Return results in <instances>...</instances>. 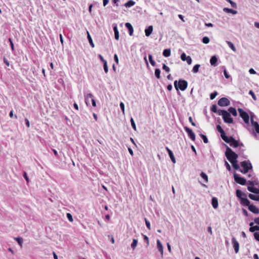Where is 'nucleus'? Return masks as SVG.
Instances as JSON below:
<instances>
[{
	"mask_svg": "<svg viewBox=\"0 0 259 259\" xmlns=\"http://www.w3.org/2000/svg\"><path fill=\"white\" fill-rule=\"evenodd\" d=\"M226 151L225 152V155L228 160L231 162L237 160L238 155L235 152H234L228 146L225 145Z\"/></svg>",
	"mask_w": 259,
	"mask_h": 259,
	"instance_id": "f257e3e1",
	"label": "nucleus"
},
{
	"mask_svg": "<svg viewBox=\"0 0 259 259\" xmlns=\"http://www.w3.org/2000/svg\"><path fill=\"white\" fill-rule=\"evenodd\" d=\"M218 115H222V118L226 123H232L233 122V118L231 117L230 113L225 110H219Z\"/></svg>",
	"mask_w": 259,
	"mask_h": 259,
	"instance_id": "f03ea898",
	"label": "nucleus"
},
{
	"mask_svg": "<svg viewBox=\"0 0 259 259\" xmlns=\"http://www.w3.org/2000/svg\"><path fill=\"white\" fill-rule=\"evenodd\" d=\"M174 86L177 90L180 89L181 91H184L188 87V82L185 80L180 79L178 82L177 80L174 81Z\"/></svg>",
	"mask_w": 259,
	"mask_h": 259,
	"instance_id": "7ed1b4c3",
	"label": "nucleus"
},
{
	"mask_svg": "<svg viewBox=\"0 0 259 259\" xmlns=\"http://www.w3.org/2000/svg\"><path fill=\"white\" fill-rule=\"evenodd\" d=\"M240 165L243 169H240V171L244 174L247 173L249 170L252 169V164L249 160L241 162Z\"/></svg>",
	"mask_w": 259,
	"mask_h": 259,
	"instance_id": "20e7f679",
	"label": "nucleus"
},
{
	"mask_svg": "<svg viewBox=\"0 0 259 259\" xmlns=\"http://www.w3.org/2000/svg\"><path fill=\"white\" fill-rule=\"evenodd\" d=\"M254 115L251 114L250 115V121L251 125L253 127L252 134L254 136L256 137V134H259V124L257 122L254 121L253 117Z\"/></svg>",
	"mask_w": 259,
	"mask_h": 259,
	"instance_id": "39448f33",
	"label": "nucleus"
},
{
	"mask_svg": "<svg viewBox=\"0 0 259 259\" xmlns=\"http://www.w3.org/2000/svg\"><path fill=\"white\" fill-rule=\"evenodd\" d=\"M238 111L239 116L243 119L244 122L248 124L249 122V116L248 114L241 108H238Z\"/></svg>",
	"mask_w": 259,
	"mask_h": 259,
	"instance_id": "423d86ee",
	"label": "nucleus"
},
{
	"mask_svg": "<svg viewBox=\"0 0 259 259\" xmlns=\"http://www.w3.org/2000/svg\"><path fill=\"white\" fill-rule=\"evenodd\" d=\"M234 178L235 182L241 185H245L246 183V180L245 178L241 177L239 175L235 173L234 174Z\"/></svg>",
	"mask_w": 259,
	"mask_h": 259,
	"instance_id": "0eeeda50",
	"label": "nucleus"
},
{
	"mask_svg": "<svg viewBox=\"0 0 259 259\" xmlns=\"http://www.w3.org/2000/svg\"><path fill=\"white\" fill-rule=\"evenodd\" d=\"M230 101L227 98H225V97H223V98H221L218 101V104L220 106H222V107L228 106L230 105Z\"/></svg>",
	"mask_w": 259,
	"mask_h": 259,
	"instance_id": "6e6552de",
	"label": "nucleus"
},
{
	"mask_svg": "<svg viewBox=\"0 0 259 259\" xmlns=\"http://www.w3.org/2000/svg\"><path fill=\"white\" fill-rule=\"evenodd\" d=\"M184 130L187 132L189 138L194 141L195 140V135L192 130L187 126H185Z\"/></svg>",
	"mask_w": 259,
	"mask_h": 259,
	"instance_id": "1a4fd4ad",
	"label": "nucleus"
},
{
	"mask_svg": "<svg viewBox=\"0 0 259 259\" xmlns=\"http://www.w3.org/2000/svg\"><path fill=\"white\" fill-rule=\"evenodd\" d=\"M247 184L251 186L255 185L259 187V181L255 176H253L251 180L248 181Z\"/></svg>",
	"mask_w": 259,
	"mask_h": 259,
	"instance_id": "9d476101",
	"label": "nucleus"
},
{
	"mask_svg": "<svg viewBox=\"0 0 259 259\" xmlns=\"http://www.w3.org/2000/svg\"><path fill=\"white\" fill-rule=\"evenodd\" d=\"M232 242L233 245V247L235 253H238L239 250V244L237 241L235 237H233L232 239Z\"/></svg>",
	"mask_w": 259,
	"mask_h": 259,
	"instance_id": "9b49d317",
	"label": "nucleus"
},
{
	"mask_svg": "<svg viewBox=\"0 0 259 259\" xmlns=\"http://www.w3.org/2000/svg\"><path fill=\"white\" fill-rule=\"evenodd\" d=\"M248 209L249 211L252 212V213L254 214H258L259 213V208L256 207L255 205L253 204H251L250 205L248 206Z\"/></svg>",
	"mask_w": 259,
	"mask_h": 259,
	"instance_id": "f8f14e48",
	"label": "nucleus"
},
{
	"mask_svg": "<svg viewBox=\"0 0 259 259\" xmlns=\"http://www.w3.org/2000/svg\"><path fill=\"white\" fill-rule=\"evenodd\" d=\"M113 29L114 32V37L116 40H118L119 35V31L117 28V25L116 24H113Z\"/></svg>",
	"mask_w": 259,
	"mask_h": 259,
	"instance_id": "ddd939ff",
	"label": "nucleus"
},
{
	"mask_svg": "<svg viewBox=\"0 0 259 259\" xmlns=\"http://www.w3.org/2000/svg\"><path fill=\"white\" fill-rule=\"evenodd\" d=\"M247 190L254 194H259V189L256 187H254V186H249L247 187Z\"/></svg>",
	"mask_w": 259,
	"mask_h": 259,
	"instance_id": "4468645a",
	"label": "nucleus"
},
{
	"mask_svg": "<svg viewBox=\"0 0 259 259\" xmlns=\"http://www.w3.org/2000/svg\"><path fill=\"white\" fill-rule=\"evenodd\" d=\"M165 149L168 152V154L169 155V156L171 160L172 161V162L174 163H176V159L175 158V156H174L172 151L170 149H169L167 147H166Z\"/></svg>",
	"mask_w": 259,
	"mask_h": 259,
	"instance_id": "2eb2a0df",
	"label": "nucleus"
},
{
	"mask_svg": "<svg viewBox=\"0 0 259 259\" xmlns=\"http://www.w3.org/2000/svg\"><path fill=\"white\" fill-rule=\"evenodd\" d=\"M156 243L157 249L158 251L160 252L161 255L162 256L163 254V247L162 244H161L160 240L158 239L157 240Z\"/></svg>",
	"mask_w": 259,
	"mask_h": 259,
	"instance_id": "dca6fc26",
	"label": "nucleus"
},
{
	"mask_svg": "<svg viewBox=\"0 0 259 259\" xmlns=\"http://www.w3.org/2000/svg\"><path fill=\"white\" fill-rule=\"evenodd\" d=\"M231 140L229 144L231 147L236 148L239 146V143L237 140H235L234 138H231Z\"/></svg>",
	"mask_w": 259,
	"mask_h": 259,
	"instance_id": "f3484780",
	"label": "nucleus"
},
{
	"mask_svg": "<svg viewBox=\"0 0 259 259\" xmlns=\"http://www.w3.org/2000/svg\"><path fill=\"white\" fill-rule=\"evenodd\" d=\"M125 27L127 28L129 31L130 35L132 36L133 34L134 28L131 23L127 22L125 24Z\"/></svg>",
	"mask_w": 259,
	"mask_h": 259,
	"instance_id": "a211bd4d",
	"label": "nucleus"
},
{
	"mask_svg": "<svg viewBox=\"0 0 259 259\" xmlns=\"http://www.w3.org/2000/svg\"><path fill=\"white\" fill-rule=\"evenodd\" d=\"M217 61L218 58L215 56H212L210 59V63L211 65L214 67L217 66Z\"/></svg>",
	"mask_w": 259,
	"mask_h": 259,
	"instance_id": "6ab92c4d",
	"label": "nucleus"
},
{
	"mask_svg": "<svg viewBox=\"0 0 259 259\" xmlns=\"http://www.w3.org/2000/svg\"><path fill=\"white\" fill-rule=\"evenodd\" d=\"M94 97L93 94L89 93L85 96V102L87 105H90V100H92V98Z\"/></svg>",
	"mask_w": 259,
	"mask_h": 259,
	"instance_id": "aec40b11",
	"label": "nucleus"
},
{
	"mask_svg": "<svg viewBox=\"0 0 259 259\" xmlns=\"http://www.w3.org/2000/svg\"><path fill=\"white\" fill-rule=\"evenodd\" d=\"M241 203L248 207V206L250 205V202L247 198H243L240 200Z\"/></svg>",
	"mask_w": 259,
	"mask_h": 259,
	"instance_id": "412c9836",
	"label": "nucleus"
},
{
	"mask_svg": "<svg viewBox=\"0 0 259 259\" xmlns=\"http://www.w3.org/2000/svg\"><path fill=\"white\" fill-rule=\"evenodd\" d=\"M153 31V26L152 25L149 26L148 28H146L145 30V35L146 36H149L151 35Z\"/></svg>",
	"mask_w": 259,
	"mask_h": 259,
	"instance_id": "4be33fe9",
	"label": "nucleus"
},
{
	"mask_svg": "<svg viewBox=\"0 0 259 259\" xmlns=\"http://www.w3.org/2000/svg\"><path fill=\"white\" fill-rule=\"evenodd\" d=\"M222 139L226 143L229 144L231 142V138H233V137L232 136L228 137L226 134H224V135H222L221 136Z\"/></svg>",
	"mask_w": 259,
	"mask_h": 259,
	"instance_id": "5701e85b",
	"label": "nucleus"
},
{
	"mask_svg": "<svg viewBox=\"0 0 259 259\" xmlns=\"http://www.w3.org/2000/svg\"><path fill=\"white\" fill-rule=\"evenodd\" d=\"M211 204L215 209L218 207V200L215 197H213L211 199Z\"/></svg>",
	"mask_w": 259,
	"mask_h": 259,
	"instance_id": "b1692460",
	"label": "nucleus"
},
{
	"mask_svg": "<svg viewBox=\"0 0 259 259\" xmlns=\"http://www.w3.org/2000/svg\"><path fill=\"white\" fill-rule=\"evenodd\" d=\"M248 197L251 200L256 201H259V195L258 194L254 195V194L249 193L248 194Z\"/></svg>",
	"mask_w": 259,
	"mask_h": 259,
	"instance_id": "393cba45",
	"label": "nucleus"
},
{
	"mask_svg": "<svg viewBox=\"0 0 259 259\" xmlns=\"http://www.w3.org/2000/svg\"><path fill=\"white\" fill-rule=\"evenodd\" d=\"M223 11L226 12V13H231V14H233L234 15H235V14H236L237 13V11H235V10H234L230 9V8H224L223 9Z\"/></svg>",
	"mask_w": 259,
	"mask_h": 259,
	"instance_id": "a878e982",
	"label": "nucleus"
},
{
	"mask_svg": "<svg viewBox=\"0 0 259 259\" xmlns=\"http://www.w3.org/2000/svg\"><path fill=\"white\" fill-rule=\"evenodd\" d=\"M87 38H88V39L89 40L90 45H91V46L92 48H94L95 45H94V44L93 42V39L92 38V37H91L89 32L88 31H87Z\"/></svg>",
	"mask_w": 259,
	"mask_h": 259,
	"instance_id": "bb28decb",
	"label": "nucleus"
},
{
	"mask_svg": "<svg viewBox=\"0 0 259 259\" xmlns=\"http://www.w3.org/2000/svg\"><path fill=\"white\" fill-rule=\"evenodd\" d=\"M228 112L230 113V114H232L233 116H236L237 115V112L235 108L230 107L228 109Z\"/></svg>",
	"mask_w": 259,
	"mask_h": 259,
	"instance_id": "cd10ccee",
	"label": "nucleus"
},
{
	"mask_svg": "<svg viewBox=\"0 0 259 259\" xmlns=\"http://www.w3.org/2000/svg\"><path fill=\"white\" fill-rule=\"evenodd\" d=\"M236 196L240 199V200H241V199H242L243 198L242 197V196L243 195L244 196H246V194L245 193H243L241 190H239V189H237L236 191Z\"/></svg>",
	"mask_w": 259,
	"mask_h": 259,
	"instance_id": "c85d7f7f",
	"label": "nucleus"
},
{
	"mask_svg": "<svg viewBox=\"0 0 259 259\" xmlns=\"http://www.w3.org/2000/svg\"><path fill=\"white\" fill-rule=\"evenodd\" d=\"M135 4V2L133 0H130L124 4V6L126 8H130Z\"/></svg>",
	"mask_w": 259,
	"mask_h": 259,
	"instance_id": "c756f323",
	"label": "nucleus"
},
{
	"mask_svg": "<svg viewBox=\"0 0 259 259\" xmlns=\"http://www.w3.org/2000/svg\"><path fill=\"white\" fill-rule=\"evenodd\" d=\"M233 168L235 170H238L240 168L239 165L238 164L237 160L231 162Z\"/></svg>",
	"mask_w": 259,
	"mask_h": 259,
	"instance_id": "7c9ffc66",
	"label": "nucleus"
},
{
	"mask_svg": "<svg viewBox=\"0 0 259 259\" xmlns=\"http://www.w3.org/2000/svg\"><path fill=\"white\" fill-rule=\"evenodd\" d=\"M163 55L165 57H168L170 55V50L169 49H164L163 51Z\"/></svg>",
	"mask_w": 259,
	"mask_h": 259,
	"instance_id": "2f4dec72",
	"label": "nucleus"
},
{
	"mask_svg": "<svg viewBox=\"0 0 259 259\" xmlns=\"http://www.w3.org/2000/svg\"><path fill=\"white\" fill-rule=\"evenodd\" d=\"M14 239L18 242V244L21 247L22 246L23 239L22 237H15V238H14Z\"/></svg>",
	"mask_w": 259,
	"mask_h": 259,
	"instance_id": "473e14b6",
	"label": "nucleus"
},
{
	"mask_svg": "<svg viewBox=\"0 0 259 259\" xmlns=\"http://www.w3.org/2000/svg\"><path fill=\"white\" fill-rule=\"evenodd\" d=\"M200 177L204 180L205 183L208 182V176L205 172L202 171L200 174Z\"/></svg>",
	"mask_w": 259,
	"mask_h": 259,
	"instance_id": "72a5a7b5",
	"label": "nucleus"
},
{
	"mask_svg": "<svg viewBox=\"0 0 259 259\" xmlns=\"http://www.w3.org/2000/svg\"><path fill=\"white\" fill-rule=\"evenodd\" d=\"M228 46L234 51V52H236V48L235 47L234 44L230 41H226Z\"/></svg>",
	"mask_w": 259,
	"mask_h": 259,
	"instance_id": "f704fd0d",
	"label": "nucleus"
},
{
	"mask_svg": "<svg viewBox=\"0 0 259 259\" xmlns=\"http://www.w3.org/2000/svg\"><path fill=\"white\" fill-rule=\"evenodd\" d=\"M149 60L152 66H155L156 65L155 62L153 60L152 56L151 54L148 55Z\"/></svg>",
	"mask_w": 259,
	"mask_h": 259,
	"instance_id": "c9c22d12",
	"label": "nucleus"
},
{
	"mask_svg": "<svg viewBox=\"0 0 259 259\" xmlns=\"http://www.w3.org/2000/svg\"><path fill=\"white\" fill-rule=\"evenodd\" d=\"M138 244V240L136 239H134L133 240V242L131 244V247L134 250L135 248L136 247Z\"/></svg>",
	"mask_w": 259,
	"mask_h": 259,
	"instance_id": "e433bc0d",
	"label": "nucleus"
},
{
	"mask_svg": "<svg viewBox=\"0 0 259 259\" xmlns=\"http://www.w3.org/2000/svg\"><path fill=\"white\" fill-rule=\"evenodd\" d=\"M160 73L161 71L159 69L156 68L155 69V75L158 79L160 78Z\"/></svg>",
	"mask_w": 259,
	"mask_h": 259,
	"instance_id": "4c0bfd02",
	"label": "nucleus"
},
{
	"mask_svg": "<svg viewBox=\"0 0 259 259\" xmlns=\"http://www.w3.org/2000/svg\"><path fill=\"white\" fill-rule=\"evenodd\" d=\"M217 129L218 131L221 134V136L224 134H225V132L223 130V129L222 128L221 126L220 125H218L217 126Z\"/></svg>",
	"mask_w": 259,
	"mask_h": 259,
	"instance_id": "58836bf2",
	"label": "nucleus"
},
{
	"mask_svg": "<svg viewBox=\"0 0 259 259\" xmlns=\"http://www.w3.org/2000/svg\"><path fill=\"white\" fill-rule=\"evenodd\" d=\"M200 66L199 64H196L195 65H194L192 69V71L193 72V73H197L199 71V68Z\"/></svg>",
	"mask_w": 259,
	"mask_h": 259,
	"instance_id": "ea45409f",
	"label": "nucleus"
},
{
	"mask_svg": "<svg viewBox=\"0 0 259 259\" xmlns=\"http://www.w3.org/2000/svg\"><path fill=\"white\" fill-rule=\"evenodd\" d=\"M259 227L257 225L254 226L252 227H250L249 231L251 232H254L255 231H258Z\"/></svg>",
	"mask_w": 259,
	"mask_h": 259,
	"instance_id": "a19ab883",
	"label": "nucleus"
},
{
	"mask_svg": "<svg viewBox=\"0 0 259 259\" xmlns=\"http://www.w3.org/2000/svg\"><path fill=\"white\" fill-rule=\"evenodd\" d=\"M219 110H218L217 106L215 104L212 105L211 107V111L214 113H218Z\"/></svg>",
	"mask_w": 259,
	"mask_h": 259,
	"instance_id": "79ce46f5",
	"label": "nucleus"
},
{
	"mask_svg": "<svg viewBox=\"0 0 259 259\" xmlns=\"http://www.w3.org/2000/svg\"><path fill=\"white\" fill-rule=\"evenodd\" d=\"M130 121L131 123L132 127L135 131H136V123L134 121L133 118H132V117L131 118Z\"/></svg>",
	"mask_w": 259,
	"mask_h": 259,
	"instance_id": "37998d69",
	"label": "nucleus"
},
{
	"mask_svg": "<svg viewBox=\"0 0 259 259\" xmlns=\"http://www.w3.org/2000/svg\"><path fill=\"white\" fill-rule=\"evenodd\" d=\"M200 136L201 138L202 139L204 143H207L208 142V139L205 135L201 134H200Z\"/></svg>",
	"mask_w": 259,
	"mask_h": 259,
	"instance_id": "c03bdc74",
	"label": "nucleus"
},
{
	"mask_svg": "<svg viewBox=\"0 0 259 259\" xmlns=\"http://www.w3.org/2000/svg\"><path fill=\"white\" fill-rule=\"evenodd\" d=\"M224 68V69L223 70L224 74L226 78L229 79L231 77V76L228 73L227 70L225 66L223 67Z\"/></svg>",
	"mask_w": 259,
	"mask_h": 259,
	"instance_id": "a18cd8bd",
	"label": "nucleus"
},
{
	"mask_svg": "<svg viewBox=\"0 0 259 259\" xmlns=\"http://www.w3.org/2000/svg\"><path fill=\"white\" fill-rule=\"evenodd\" d=\"M202 42L204 44H207L209 43L210 39L207 36H204L202 38Z\"/></svg>",
	"mask_w": 259,
	"mask_h": 259,
	"instance_id": "49530a36",
	"label": "nucleus"
},
{
	"mask_svg": "<svg viewBox=\"0 0 259 259\" xmlns=\"http://www.w3.org/2000/svg\"><path fill=\"white\" fill-rule=\"evenodd\" d=\"M217 95H218V92L217 91H214V92L210 94V99L211 100L214 99L215 98V97L217 96Z\"/></svg>",
	"mask_w": 259,
	"mask_h": 259,
	"instance_id": "de8ad7c7",
	"label": "nucleus"
},
{
	"mask_svg": "<svg viewBox=\"0 0 259 259\" xmlns=\"http://www.w3.org/2000/svg\"><path fill=\"white\" fill-rule=\"evenodd\" d=\"M225 1L229 2L230 4V5H231L232 7H233L234 8H237L236 4L235 2H233L231 0H225Z\"/></svg>",
	"mask_w": 259,
	"mask_h": 259,
	"instance_id": "09e8293b",
	"label": "nucleus"
},
{
	"mask_svg": "<svg viewBox=\"0 0 259 259\" xmlns=\"http://www.w3.org/2000/svg\"><path fill=\"white\" fill-rule=\"evenodd\" d=\"M142 235L143 237L144 240L146 242L147 245H149V241L148 237L146 235H144L143 234H142Z\"/></svg>",
	"mask_w": 259,
	"mask_h": 259,
	"instance_id": "8fccbe9b",
	"label": "nucleus"
},
{
	"mask_svg": "<svg viewBox=\"0 0 259 259\" xmlns=\"http://www.w3.org/2000/svg\"><path fill=\"white\" fill-rule=\"evenodd\" d=\"M66 217L67 218V219H68V220L71 222H72L73 220V217H72V215H71V213H66Z\"/></svg>",
	"mask_w": 259,
	"mask_h": 259,
	"instance_id": "3c124183",
	"label": "nucleus"
},
{
	"mask_svg": "<svg viewBox=\"0 0 259 259\" xmlns=\"http://www.w3.org/2000/svg\"><path fill=\"white\" fill-rule=\"evenodd\" d=\"M103 68H104V70L105 72L106 73H107L108 72L107 62H104V63H103Z\"/></svg>",
	"mask_w": 259,
	"mask_h": 259,
	"instance_id": "603ef678",
	"label": "nucleus"
},
{
	"mask_svg": "<svg viewBox=\"0 0 259 259\" xmlns=\"http://www.w3.org/2000/svg\"><path fill=\"white\" fill-rule=\"evenodd\" d=\"M249 94L251 96L252 98L255 101L256 100V97L254 93V92L252 90H250L249 92Z\"/></svg>",
	"mask_w": 259,
	"mask_h": 259,
	"instance_id": "864d4df0",
	"label": "nucleus"
},
{
	"mask_svg": "<svg viewBox=\"0 0 259 259\" xmlns=\"http://www.w3.org/2000/svg\"><path fill=\"white\" fill-rule=\"evenodd\" d=\"M162 69L163 70H164L167 72H169L170 71L169 68L167 66H166L165 64H163Z\"/></svg>",
	"mask_w": 259,
	"mask_h": 259,
	"instance_id": "5fc2aeb1",
	"label": "nucleus"
},
{
	"mask_svg": "<svg viewBox=\"0 0 259 259\" xmlns=\"http://www.w3.org/2000/svg\"><path fill=\"white\" fill-rule=\"evenodd\" d=\"M9 41L10 42V46H11L12 50L14 51V44L13 42L12 38H9Z\"/></svg>",
	"mask_w": 259,
	"mask_h": 259,
	"instance_id": "6e6d98bb",
	"label": "nucleus"
},
{
	"mask_svg": "<svg viewBox=\"0 0 259 259\" xmlns=\"http://www.w3.org/2000/svg\"><path fill=\"white\" fill-rule=\"evenodd\" d=\"M187 57L188 56H186L185 53H183L181 55V59L183 61H185L186 59H187Z\"/></svg>",
	"mask_w": 259,
	"mask_h": 259,
	"instance_id": "4d7b16f0",
	"label": "nucleus"
},
{
	"mask_svg": "<svg viewBox=\"0 0 259 259\" xmlns=\"http://www.w3.org/2000/svg\"><path fill=\"white\" fill-rule=\"evenodd\" d=\"M145 224H146L147 228L149 230H150L151 229L150 223L147 220L146 218H145Z\"/></svg>",
	"mask_w": 259,
	"mask_h": 259,
	"instance_id": "13d9d810",
	"label": "nucleus"
},
{
	"mask_svg": "<svg viewBox=\"0 0 259 259\" xmlns=\"http://www.w3.org/2000/svg\"><path fill=\"white\" fill-rule=\"evenodd\" d=\"M120 107L123 113H124V104L123 102H120L119 104Z\"/></svg>",
	"mask_w": 259,
	"mask_h": 259,
	"instance_id": "bf43d9fd",
	"label": "nucleus"
},
{
	"mask_svg": "<svg viewBox=\"0 0 259 259\" xmlns=\"http://www.w3.org/2000/svg\"><path fill=\"white\" fill-rule=\"evenodd\" d=\"M187 62V63L189 64V65H190L192 63V59L190 57V56H188V57L187 58V59H186V60Z\"/></svg>",
	"mask_w": 259,
	"mask_h": 259,
	"instance_id": "052dcab7",
	"label": "nucleus"
},
{
	"mask_svg": "<svg viewBox=\"0 0 259 259\" xmlns=\"http://www.w3.org/2000/svg\"><path fill=\"white\" fill-rule=\"evenodd\" d=\"M254 238L257 240L259 241V232H256L254 233Z\"/></svg>",
	"mask_w": 259,
	"mask_h": 259,
	"instance_id": "680f3d73",
	"label": "nucleus"
},
{
	"mask_svg": "<svg viewBox=\"0 0 259 259\" xmlns=\"http://www.w3.org/2000/svg\"><path fill=\"white\" fill-rule=\"evenodd\" d=\"M23 176L24 178V179H25V180L26 181V182L27 183H28L29 182V179H28L27 175V174H26V172L25 171L23 172Z\"/></svg>",
	"mask_w": 259,
	"mask_h": 259,
	"instance_id": "e2e57ef3",
	"label": "nucleus"
},
{
	"mask_svg": "<svg viewBox=\"0 0 259 259\" xmlns=\"http://www.w3.org/2000/svg\"><path fill=\"white\" fill-rule=\"evenodd\" d=\"M225 165L227 169L228 170H229V171L231 170V166L227 161H225Z\"/></svg>",
	"mask_w": 259,
	"mask_h": 259,
	"instance_id": "0e129e2a",
	"label": "nucleus"
},
{
	"mask_svg": "<svg viewBox=\"0 0 259 259\" xmlns=\"http://www.w3.org/2000/svg\"><path fill=\"white\" fill-rule=\"evenodd\" d=\"M114 60L117 64H118V62H119L118 58L117 55L116 54H114Z\"/></svg>",
	"mask_w": 259,
	"mask_h": 259,
	"instance_id": "69168bd1",
	"label": "nucleus"
},
{
	"mask_svg": "<svg viewBox=\"0 0 259 259\" xmlns=\"http://www.w3.org/2000/svg\"><path fill=\"white\" fill-rule=\"evenodd\" d=\"M91 102H92V104L93 106L96 107V101H95V99L94 98V97L92 98Z\"/></svg>",
	"mask_w": 259,
	"mask_h": 259,
	"instance_id": "338daca9",
	"label": "nucleus"
},
{
	"mask_svg": "<svg viewBox=\"0 0 259 259\" xmlns=\"http://www.w3.org/2000/svg\"><path fill=\"white\" fill-rule=\"evenodd\" d=\"M249 72L251 74H255L256 73V71L253 68L249 69Z\"/></svg>",
	"mask_w": 259,
	"mask_h": 259,
	"instance_id": "774afa93",
	"label": "nucleus"
}]
</instances>
